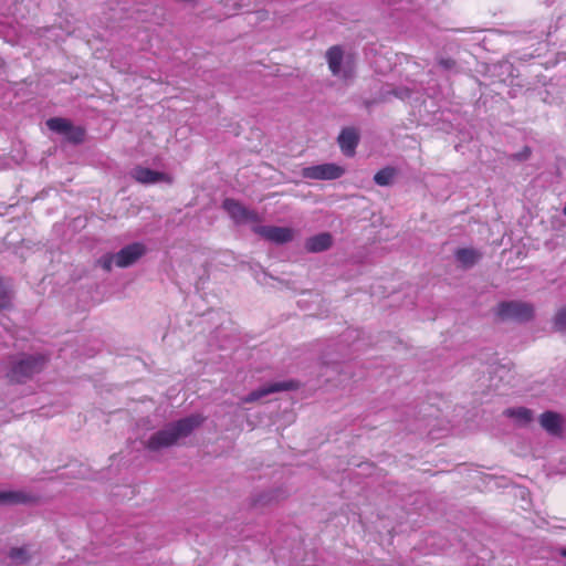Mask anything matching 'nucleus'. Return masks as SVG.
I'll use <instances>...</instances> for the list:
<instances>
[{"mask_svg":"<svg viewBox=\"0 0 566 566\" xmlns=\"http://www.w3.org/2000/svg\"><path fill=\"white\" fill-rule=\"evenodd\" d=\"M297 387H298V384L293 380L272 382V384L265 385L256 390L251 391L248 396H245L242 399V401L245 403L255 402L270 394L293 390V389H296Z\"/></svg>","mask_w":566,"mask_h":566,"instance_id":"nucleus-7","label":"nucleus"},{"mask_svg":"<svg viewBox=\"0 0 566 566\" xmlns=\"http://www.w3.org/2000/svg\"><path fill=\"white\" fill-rule=\"evenodd\" d=\"M532 155V149L528 146H524L521 151L511 155V159L515 161L527 160Z\"/></svg>","mask_w":566,"mask_h":566,"instance_id":"nucleus-24","label":"nucleus"},{"mask_svg":"<svg viewBox=\"0 0 566 566\" xmlns=\"http://www.w3.org/2000/svg\"><path fill=\"white\" fill-rule=\"evenodd\" d=\"M398 176V169L392 166H386L374 175L376 185L386 187L394 184L395 178Z\"/></svg>","mask_w":566,"mask_h":566,"instance_id":"nucleus-15","label":"nucleus"},{"mask_svg":"<svg viewBox=\"0 0 566 566\" xmlns=\"http://www.w3.org/2000/svg\"><path fill=\"white\" fill-rule=\"evenodd\" d=\"M563 214L566 216V205L565 207L563 208Z\"/></svg>","mask_w":566,"mask_h":566,"instance_id":"nucleus-26","label":"nucleus"},{"mask_svg":"<svg viewBox=\"0 0 566 566\" xmlns=\"http://www.w3.org/2000/svg\"><path fill=\"white\" fill-rule=\"evenodd\" d=\"M9 557L14 565H23L30 560V555L25 547H13L9 552Z\"/></svg>","mask_w":566,"mask_h":566,"instance_id":"nucleus-19","label":"nucleus"},{"mask_svg":"<svg viewBox=\"0 0 566 566\" xmlns=\"http://www.w3.org/2000/svg\"><path fill=\"white\" fill-rule=\"evenodd\" d=\"M145 252L146 248L142 243L128 244L115 254V264L118 268H127L142 258Z\"/></svg>","mask_w":566,"mask_h":566,"instance_id":"nucleus-9","label":"nucleus"},{"mask_svg":"<svg viewBox=\"0 0 566 566\" xmlns=\"http://www.w3.org/2000/svg\"><path fill=\"white\" fill-rule=\"evenodd\" d=\"M541 426L551 434L557 436L562 431L560 416L554 411H545L539 417Z\"/></svg>","mask_w":566,"mask_h":566,"instance_id":"nucleus-13","label":"nucleus"},{"mask_svg":"<svg viewBox=\"0 0 566 566\" xmlns=\"http://www.w3.org/2000/svg\"><path fill=\"white\" fill-rule=\"evenodd\" d=\"M28 501L29 496L22 492L0 491V504H19Z\"/></svg>","mask_w":566,"mask_h":566,"instance_id":"nucleus-17","label":"nucleus"},{"mask_svg":"<svg viewBox=\"0 0 566 566\" xmlns=\"http://www.w3.org/2000/svg\"><path fill=\"white\" fill-rule=\"evenodd\" d=\"M333 244V237L328 232L313 235L305 241V249L311 253H318L328 250Z\"/></svg>","mask_w":566,"mask_h":566,"instance_id":"nucleus-12","label":"nucleus"},{"mask_svg":"<svg viewBox=\"0 0 566 566\" xmlns=\"http://www.w3.org/2000/svg\"><path fill=\"white\" fill-rule=\"evenodd\" d=\"M504 415L514 418L520 424H527L533 419L532 411L524 407L509 408L504 411Z\"/></svg>","mask_w":566,"mask_h":566,"instance_id":"nucleus-16","label":"nucleus"},{"mask_svg":"<svg viewBox=\"0 0 566 566\" xmlns=\"http://www.w3.org/2000/svg\"><path fill=\"white\" fill-rule=\"evenodd\" d=\"M222 207L235 223H259L261 221V217L255 210L248 209L235 199H224L222 202Z\"/></svg>","mask_w":566,"mask_h":566,"instance_id":"nucleus-5","label":"nucleus"},{"mask_svg":"<svg viewBox=\"0 0 566 566\" xmlns=\"http://www.w3.org/2000/svg\"><path fill=\"white\" fill-rule=\"evenodd\" d=\"M69 142L73 144H81L84 142L85 138V129L80 126H73L71 124V128L65 134Z\"/></svg>","mask_w":566,"mask_h":566,"instance_id":"nucleus-20","label":"nucleus"},{"mask_svg":"<svg viewBox=\"0 0 566 566\" xmlns=\"http://www.w3.org/2000/svg\"><path fill=\"white\" fill-rule=\"evenodd\" d=\"M560 555H562L563 557H566V548L562 549Z\"/></svg>","mask_w":566,"mask_h":566,"instance_id":"nucleus-25","label":"nucleus"},{"mask_svg":"<svg viewBox=\"0 0 566 566\" xmlns=\"http://www.w3.org/2000/svg\"><path fill=\"white\" fill-rule=\"evenodd\" d=\"M71 122L62 117H52L46 120V126L56 133L65 135L71 128Z\"/></svg>","mask_w":566,"mask_h":566,"instance_id":"nucleus-18","label":"nucleus"},{"mask_svg":"<svg viewBox=\"0 0 566 566\" xmlns=\"http://www.w3.org/2000/svg\"><path fill=\"white\" fill-rule=\"evenodd\" d=\"M252 230L264 240L275 244L289 243L295 237V231L289 227L254 226Z\"/></svg>","mask_w":566,"mask_h":566,"instance_id":"nucleus-4","label":"nucleus"},{"mask_svg":"<svg viewBox=\"0 0 566 566\" xmlns=\"http://www.w3.org/2000/svg\"><path fill=\"white\" fill-rule=\"evenodd\" d=\"M554 327L557 331L564 332L566 331V306L562 307L557 311L554 316Z\"/></svg>","mask_w":566,"mask_h":566,"instance_id":"nucleus-21","label":"nucleus"},{"mask_svg":"<svg viewBox=\"0 0 566 566\" xmlns=\"http://www.w3.org/2000/svg\"><path fill=\"white\" fill-rule=\"evenodd\" d=\"M203 420L205 418L200 415L182 418L154 433L147 441V448L151 451H156L161 448L170 447L180 438L189 436Z\"/></svg>","mask_w":566,"mask_h":566,"instance_id":"nucleus-1","label":"nucleus"},{"mask_svg":"<svg viewBox=\"0 0 566 566\" xmlns=\"http://www.w3.org/2000/svg\"><path fill=\"white\" fill-rule=\"evenodd\" d=\"M325 56L328 69L334 76H342L343 78H349L352 76V70L342 69L344 51L340 45L331 46L326 51Z\"/></svg>","mask_w":566,"mask_h":566,"instance_id":"nucleus-10","label":"nucleus"},{"mask_svg":"<svg viewBox=\"0 0 566 566\" xmlns=\"http://www.w3.org/2000/svg\"><path fill=\"white\" fill-rule=\"evenodd\" d=\"M11 291L0 286V311L9 310L12 306Z\"/></svg>","mask_w":566,"mask_h":566,"instance_id":"nucleus-22","label":"nucleus"},{"mask_svg":"<svg viewBox=\"0 0 566 566\" xmlns=\"http://www.w3.org/2000/svg\"><path fill=\"white\" fill-rule=\"evenodd\" d=\"M97 262L103 270L109 272L115 263V254H105Z\"/></svg>","mask_w":566,"mask_h":566,"instance_id":"nucleus-23","label":"nucleus"},{"mask_svg":"<svg viewBox=\"0 0 566 566\" xmlns=\"http://www.w3.org/2000/svg\"><path fill=\"white\" fill-rule=\"evenodd\" d=\"M359 142L358 133L353 127L344 128L338 136V145L346 156H354Z\"/></svg>","mask_w":566,"mask_h":566,"instance_id":"nucleus-11","label":"nucleus"},{"mask_svg":"<svg viewBox=\"0 0 566 566\" xmlns=\"http://www.w3.org/2000/svg\"><path fill=\"white\" fill-rule=\"evenodd\" d=\"M130 176L135 181L142 185H153L157 182L172 184V177L170 175L143 166H136L132 170Z\"/></svg>","mask_w":566,"mask_h":566,"instance_id":"nucleus-8","label":"nucleus"},{"mask_svg":"<svg viewBox=\"0 0 566 566\" xmlns=\"http://www.w3.org/2000/svg\"><path fill=\"white\" fill-rule=\"evenodd\" d=\"M454 255L457 261L465 269L472 268L482 258V254L472 248L458 249Z\"/></svg>","mask_w":566,"mask_h":566,"instance_id":"nucleus-14","label":"nucleus"},{"mask_svg":"<svg viewBox=\"0 0 566 566\" xmlns=\"http://www.w3.org/2000/svg\"><path fill=\"white\" fill-rule=\"evenodd\" d=\"M344 172L343 167L331 163L305 167L302 170V176L314 180H334L340 178Z\"/></svg>","mask_w":566,"mask_h":566,"instance_id":"nucleus-6","label":"nucleus"},{"mask_svg":"<svg viewBox=\"0 0 566 566\" xmlns=\"http://www.w3.org/2000/svg\"><path fill=\"white\" fill-rule=\"evenodd\" d=\"M496 315L502 321L527 322L534 316V307L522 301L501 302L496 307Z\"/></svg>","mask_w":566,"mask_h":566,"instance_id":"nucleus-3","label":"nucleus"},{"mask_svg":"<svg viewBox=\"0 0 566 566\" xmlns=\"http://www.w3.org/2000/svg\"><path fill=\"white\" fill-rule=\"evenodd\" d=\"M49 358L43 354L22 355L14 357L10 361V368L7 371V378L11 382L24 384L35 374L41 373Z\"/></svg>","mask_w":566,"mask_h":566,"instance_id":"nucleus-2","label":"nucleus"}]
</instances>
